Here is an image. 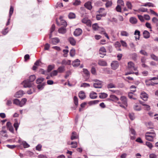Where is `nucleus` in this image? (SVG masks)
I'll list each match as a JSON object with an SVG mask.
<instances>
[{
    "label": "nucleus",
    "mask_w": 158,
    "mask_h": 158,
    "mask_svg": "<svg viewBox=\"0 0 158 158\" xmlns=\"http://www.w3.org/2000/svg\"><path fill=\"white\" fill-rule=\"evenodd\" d=\"M63 52L64 53V57H66L67 56V54L69 52V50L67 49H64L63 50Z\"/></svg>",
    "instance_id": "6e6d98bb"
},
{
    "label": "nucleus",
    "mask_w": 158,
    "mask_h": 158,
    "mask_svg": "<svg viewBox=\"0 0 158 158\" xmlns=\"http://www.w3.org/2000/svg\"><path fill=\"white\" fill-rule=\"evenodd\" d=\"M151 58L155 60L158 61V57L154 54H152L150 55Z\"/></svg>",
    "instance_id": "37998d69"
},
{
    "label": "nucleus",
    "mask_w": 158,
    "mask_h": 158,
    "mask_svg": "<svg viewBox=\"0 0 158 158\" xmlns=\"http://www.w3.org/2000/svg\"><path fill=\"white\" fill-rule=\"evenodd\" d=\"M36 77L35 75H31L29 77V79L24 81L22 83L24 88H30L32 86V82L35 79Z\"/></svg>",
    "instance_id": "f257e3e1"
},
{
    "label": "nucleus",
    "mask_w": 158,
    "mask_h": 158,
    "mask_svg": "<svg viewBox=\"0 0 158 158\" xmlns=\"http://www.w3.org/2000/svg\"><path fill=\"white\" fill-rule=\"evenodd\" d=\"M80 60L77 59L75 60L72 63V65L74 67H77L80 64Z\"/></svg>",
    "instance_id": "ddd939ff"
},
{
    "label": "nucleus",
    "mask_w": 158,
    "mask_h": 158,
    "mask_svg": "<svg viewBox=\"0 0 158 158\" xmlns=\"http://www.w3.org/2000/svg\"><path fill=\"white\" fill-rule=\"evenodd\" d=\"M27 101V99L26 98L22 99L21 101H20V107H22L24 106Z\"/></svg>",
    "instance_id": "bb28decb"
},
{
    "label": "nucleus",
    "mask_w": 158,
    "mask_h": 158,
    "mask_svg": "<svg viewBox=\"0 0 158 158\" xmlns=\"http://www.w3.org/2000/svg\"><path fill=\"white\" fill-rule=\"evenodd\" d=\"M91 71L92 74L94 75H95L96 74V71L95 68L94 67H92L91 69Z\"/></svg>",
    "instance_id": "0e129e2a"
},
{
    "label": "nucleus",
    "mask_w": 158,
    "mask_h": 158,
    "mask_svg": "<svg viewBox=\"0 0 158 158\" xmlns=\"http://www.w3.org/2000/svg\"><path fill=\"white\" fill-rule=\"evenodd\" d=\"M23 91L22 90H19L17 92L15 95V97L17 98L21 97L23 94Z\"/></svg>",
    "instance_id": "9b49d317"
},
{
    "label": "nucleus",
    "mask_w": 158,
    "mask_h": 158,
    "mask_svg": "<svg viewBox=\"0 0 158 158\" xmlns=\"http://www.w3.org/2000/svg\"><path fill=\"white\" fill-rule=\"evenodd\" d=\"M121 35L123 36L128 37L129 34L127 31H121Z\"/></svg>",
    "instance_id": "a878e982"
},
{
    "label": "nucleus",
    "mask_w": 158,
    "mask_h": 158,
    "mask_svg": "<svg viewBox=\"0 0 158 158\" xmlns=\"http://www.w3.org/2000/svg\"><path fill=\"white\" fill-rule=\"evenodd\" d=\"M89 10H91L92 8L91 3V2L88 1L86 2L84 5Z\"/></svg>",
    "instance_id": "dca6fc26"
},
{
    "label": "nucleus",
    "mask_w": 158,
    "mask_h": 158,
    "mask_svg": "<svg viewBox=\"0 0 158 158\" xmlns=\"http://www.w3.org/2000/svg\"><path fill=\"white\" fill-rule=\"evenodd\" d=\"M98 64L99 65L102 66H106L107 65V64L106 62L103 60H99Z\"/></svg>",
    "instance_id": "b1692460"
},
{
    "label": "nucleus",
    "mask_w": 158,
    "mask_h": 158,
    "mask_svg": "<svg viewBox=\"0 0 158 158\" xmlns=\"http://www.w3.org/2000/svg\"><path fill=\"white\" fill-rule=\"evenodd\" d=\"M111 65L113 69L115 70L118 67L119 64L117 61L114 62L111 64Z\"/></svg>",
    "instance_id": "1a4fd4ad"
},
{
    "label": "nucleus",
    "mask_w": 158,
    "mask_h": 158,
    "mask_svg": "<svg viewBox=\"0 0 158 158\" xmlns=\"http://www.w3.org/2000/svg\"><path fill=\"white\" fill-rule=\"evenodd\" d=\"M89 97L92 99H95L97 97V94L94 91H92L89 94Z\"/></svg>",
    "instance_id": "4468645a"
},
{
    "label": "nucleus",
    "mask_w": 158,
    "mask_h": 158,
    "mask_svg": "<svg viewBox=\"0 0 158 158\" xmlns=\"http://www.w3.org/2000/svg\"><path fill=\"white\" fill-rule=\"evenodd\" d=\"M92 28L93 30L96 31L98 29H99V27L98 26V24L95 23L93 24Z\"/></svg>",
    "instance_id": "473e14b6"
},
{
    "label": "nucleus",
    "mask_w": 158,
    "mask_h": 158,
    "mask_svg": "<svg viewBox=\"0 0 158 158\" xmlns=\"http://www.w3.org/2000/svg\"><path fill=\"white\" fill-rule=\"evenodd\" d=\"M156 136V133L153 130H152L151 131L147 132L145 133V138L146 140L149 141H152Z\"/></svg>",
    "instance_id": "7ed1b4c3"
},
{
    "label": "nucleus",
    "mask_w": 158,
    "mask_h": 158,
    "mask_svg": "<svg viewBox=\"0 0 158 158\" xmlns=\"http://www.w3.org/2000/svg\"><path fill=\"white\" fill-rule=\"evenodd\" d=\"M61 64L62 65H69L71 64V61L70 60H64L62 61Z\"/></svg>",
    "instance_id": "aec40b11"
},
{
    "label": "nucleus",
    "mask_w": 158,
    "mask_h": 158,
    "mask_svg": "<svg viewBox=\"0 0 158 158\" xmlns=\"http://www.w3.org/2000/svg\"><path fill=\"white\" fill-rule=\"evenodd\" d=\"M74 102L75 105L77 106L78 105V100L77 97L75 96L73 98Z\"/></svg>",
    "instance_id": "09e8293b"
},
{
    "label": "nucleus",
    "mask_w": 158,
    "mask_h": 158,
    "mask_svg": "<svg viewBox=\"0 0 158 158\" xmlns=\"http://www.w3.org/2000/svg\"><path fill=\"white\" fill-rule=\"evenodd\" d=\"M90 86V85L89 83H82L81 85V87H89Z\"/></svg>",
    "instance_id": "8fccbe9b"
},
{
    "label": "nucleus",
    "mask_w": 158,
    "mask_h": 158,
    "mask_svg": "<svg viewBox=\"0 0 158 158\" xmlns=\"http://www.w3.org/2000/svg\"><path fill=\"white\" fill-rule=\"evenodd\" d=\"M129 117L131 120H134L135 118L134 114L132 113H130L129 114Z\"/></svg>",
    "instance_id": "49530a36"
},
{
    "label": "nucleus",
    "mask_w": 158,
    "mask_h": 158,
    "mask_svg": "<svg viewBox=\"0 0 158 158\" xmlns=\"http://www.w3.org/2000/svg\"><path fill=\"white\" fill-rule=\"evenodd\" d=\"M60 25L63 26V27H66L67 25V23L66 22V21L63 20H61Z\"/></svg>",
    "instance_id": "a19ab883"
},
{
    "label": "nucleus",
    "mask_w": 158,
    "mask_h": 158,
    "mask_svg": "<svg viewBox=\"0 0 158 158\" xmlns=\"http://www.w3.org/2000/svg\"><path fill=\"white\" fill-rule=\"evenodd\" d=\"M133 108L134 110L136 111H140L141 110L140 106L138 105H135Z\"/></svg>",
    "instance_id": "79ce46f5"
},
{
    "label": "nucleus",
    "mask_w": 158,
    "mask_h": 158,
    "mask_svg": "<svg viewBox=\"0 0 158 158\" xmlns=\"http://www.w3.org/2000/svg\"><path fill=\"white\" fill-rule=\"evenodd\" d=\"M55 65L54 64H50L48 66V72H50L52 69L55 68Z\"/></svg>",
    "instance_id": "cd10ccee"
},
{
    "label": "nucleus",
    "mask_w": 158,
    "mask_h": 158,
    "mask_svg": "<svg viewBox=\"0 0 158 158\" xmlns=\"http://www.w3.org/2000/svg\"><path fill=\"white\" fill-rule=\"evenodd\" d=\"M128 96L129 98L134 100L136 99V98L133 97V92H130L128 93Z\"/></svg>",
    "instance_id": "c03bdc74"
},
{
    "label": "nucleus",
    "mask_w": 158,
    "mask_h": 158,
    "mask_svg": "<svg viewBox=\"0 0 158 158\" xmlns=\"http://www.w3.org/2000/svg\"><path fill=\"white\" fill-rule=\"evenodd\" d=\"M103 30L101 32H100V33L101 34H103L108 39V40L109 39V37L108 36L107 34L105 32V29L104 28H102Z\"/></svg>",
    "instance_id": "c9c22d12"
},
{
    "label": "nucleus",
    "mask_w": 158,
    "mask_h": 158,
    "mask_svg": "<svg viewBox=\"0 0 158 158\" xmlns=\"http://www.w3.org/2000/svg\"><path fill=\"white\" fill-rule=\"evenodd\" d=\"M22 143L24 148H27L30 146L29 145L26 141H23Z\"/></svg>",
    "instance_id": "4d7b16f0"
},
{
    "label": "nucleus",
    "mask_w": 158,
    "mask_h": 158,
    "mask_svg": "<svg viewBox=\"0 0 158 158\" xmlns=\"http://www.w3.org/2000/svg\"><path fill=\"white\" fill-rule=\"evenodd\" d=\"M81 22L82 23L84 24H85L87 26L89 27H91V25L90 20L88 18H84L82 20Z\"/></svg>",
    "instance_id": "39448f33"
},
{
    "label": "nucleus",
    "mask_w": 158,
    "mask_h": 158,
    "mask_svg": "<svg viewBox=\"0 0 158 158\" xmlns=\"http://www.w3.org/2000/svg\"><path fill=\"white\" fill-rule=\"evenodd\" d=\"M20 123L18 122L17 119H15V122L14 124V126L15 128V130L17 131L19 125Z\"/></svg>",
    "instance_id": "5701e85b"
},
{
    "label": "nucleus",
    "mask_w": 158,
    "mask_h": 158,
    "mask_svg": "<svg viewBox=\"0 0 158 158\" xmlns=\"http://www.w3.org/2000/svg\"><path fill=\"white\" fill-rule=\"evenodd\" d=\"M60 41L59 39L57 38H54L51 39L50 41V43L52 44H56Z\"/></svg>",
    "instance_id": "6e6552de"
},
{
    "label": "nucleus",
    "mask_w": 158,
    "mask_h": 158,
    "mask_svg": "<svg viewBox=\"0 0 158 158\" xmlns=\"http://www.w3.org/2000/svg\"><path fill=\"white\" fill-rule=\"evenodd\" d=\"M45 85L44 83H43L41 84H39L37 85V87L38 89L40 90H41L44 88Z\"/></svg>",
    "instance_id": "72a5a7b5"
},
{
    "label": "nucleus",
    "mask_w": 158,
    "mask_h": 158,
    "mask_svg": "<svg viewBox=\"0 0 158 158\" xmlns=\"http://www.w3.org/2000/svg\"><path fill=\"white\" fill-rule=\"evenodd\" d=\"M14 11V9L12 6H11L10 7V11H9V17H11L12 14L13 13Z\"/></svg>",
    "instance_id": "603ef678"
},
{
    "label": "nucleus",
    "mask_w": 158,
    "mask_h": 158,
    "mask_svg": "<svg viewBox=\"0 0 158 158\" xmlns=\"http://www.w3.org/2000/svg\"><path fill=\"white\" fill-rule=\"evenodd\" d=\"M140 98L143 100L146 101L147 100L148 96L147 94L144 92H142L140 94Z\"/></svg>",
    "instance_id": "0eeeda50"
},
{
    "label": "nucleus",
    "mask_w": 158,
    "mask_h": 158,
    "mask_svg": "<svg viewBox=\"0 0 158 158\" xmlns=\"http://www.w3.org/2000/svg\"><path fill=\"white\" fill-rule=\"evenodd\" d=\"M55 28V25L54 24H52L50 30V33H52V32L54 31Z\"/></svg>",
    "instance_id": "338daca9"
},
{
    "label": "nucleus",
    "mask_w": 158,
    "mask_h": 158,
    "mask_svg": "<svg viewBox=\"0 0 158 158\" xmlns=\"http://www.w3.org/2000/svg\"><path fill=\"white\" fill-rule=\"evenodd\" d=\"M58 72L57 70H54L52 71L50 74L51 77L56 76L57 75Z\"/></svg>",
    "instance_id": "ea45409f"
},
{
    "label": "nucleus",
    "mask_w": 158,
    "mask_h": 158,
    "mask_svg": "<svg viewBox=\"0 0 158 158\" xmlns=\"http://www.w3.org/2000/svg\"><path fill=\"white\" fill-rule=\"evenodd\" d=\"M107 87L108 89L115 88L116 85L112 83H110L107 85Z\"/></svg>",
    "instance_id": "4c0bfd02"
},
{
    "label": "nucleus",
    "mask_w": 158,
    "mask_h": 158,
    "mask_svg": "<svg viewBox=\"0 0 158 158\" xmlns=\"http://www.w3.org/2000/svg\"><path fill=\"white\" fill-rule=\"evenodd\" d=\"M126 5L128 9L130 10L132 9V5L130 2L129 1L127 2Z\"/></svg>",
    "instance_id": "de8ad7c7"
},
{
    "label": "nucleus",
    "mask_w": 158,
    "mask_h": 158,
    "mask_svg": "<svg viewBox=\"0 0 158 158\" xmlns=\"http://www.w3.org/2000/svg\"><path fill=\"white\" fill-rule=\"evenodd\" d=\"M130 131L131 133L132 134L134 135H135L136 132L135 131L134 129H133V128H130Z\"/></svg>",
    "instance_id": "774afa93"
},
{
    "label": "nucleus",
    "mask_w": 158,
    "mask_h": 158,
    "mask_svg": "<svg viewBox=\"0 0 158 158\" xmlns=\"http://www.w3.org/2000/svg\"><path fill=\"white\" fill-rule=\"evenodd\" d=\"M129 21L130 22L133 24H136L137 22V19L133 17L130 18Z\"/></svg>",
    "instance_id": "4be33fe9"
},
{
    "label": "nucleus",
    "mask_w": 158,
    "mask_h": 158,
    "mask_svg": "<svg viewBox=\"0 0 158 158\" xmlns=\"http://www.w3.org/2000/svg\"><path fill=\"white\" fill-rule=\"evenodd\" d=\"M78 138V135L77 133L75 132H72V135L71 137V140H74L75 139H77Z\"/></svg>",
    "instance_id": "a211bd4d"
},
{
    "label": "nucleus",
    "mask_w": 158,
    "mask_h": 158,
    "mask_svg": "<svg viewBox=\"0 0 158 158\" xmlns=\"http://www.w3.org/2000/svg\"><path fill=\"white\" fill-rule=\"evenodd\" d=\"M70 144L72 145L71 148H75L77 147V143L76 142H72Z\"/></svg>",
    "instance_id": "a18cd8bd"
},
{
    "label": "nucleus",
    "mask_w": 158,
    "mask_h": 158,
    "mask_svg": "<svg viewBox=\"0 0 158 158\" xmlns=\"http://www.w3.org/2000/svg\"><path fill=\"white\" fill-rule=\"evenodd\" d=\"M120 99L122 102L123 104L127 106V103L126 97L124 96H121L120 97Z\"/></svg>",
    "instance_id": "9d476101"
},
{
    "label": "nucleus",
    "mask_w": 158,
    "mask_h": 158,
    "mask_svg": "<svg viewBox=\"0 0 158 158\" xmlns=\"http://www.w3.org/2000/svg\"><path fill=\"white\" fill-rule=\"evenodd\" d=\"M71 74V72L70 71H68L66 72V74L64 76L65 78H67Z\"/></svg>",
    "instance_id": "bf43d9fd"
},
{
    "label": "nucleus",
    "mask_w": 158,
    "mask_h": 158,
    "mask_svg": "<svg viewBox=\"0 0 158 158\" xmlns=\"http://www.w3.org/2000/svg\"><path fill=\"white\" fill-rule=\"evenodd\" d=\"M139 10L142 12H147L148 9L144 8H141L139 9Z\"/></svg>",
    "instance_id": "69168bd1"
},
{
    "label": "nucleus",
    "mask_w": 158,
    "mask_h": 158,
    "mask_svg": "<svg viewBox=\"0 0 158 158\" xmlns=\"http://www.w3.org/2000/svg\"><path fill=\"white\" fill-rule=\"evenodd\" d=\"M139 52L140 54H141L145 56H148V53L144 50H141L139 51Z\"/></svg>",
    "instance_id": "3c124183"
},
{
    "label": "nucleus",
    "mask_w": 158,
    "mask_h": 158,
    "mask_svg": "<svg viewBox=\"0 0 158 158\" xmlns=\"http://www.w3.org/2000/svg\"><path fill=\"white\" fill-rule=\"evenodd\" d=\"M127 69L129 72L125 74L126 75L131 74H133V73H134L133 71L137 70V68L135 67L134 64L133 62L130 61L128 62V63Z\"/></svg>",
    "instance_id": "f03ea898"
},
{
    "label": "nucleus",
    "mask_w": 158,
    "mask_h": 158,
    "mask_svg": "<svg viewBox=\"0 0 158 158\" xmlns=\"http://www.w3.org/2000/svg\"><path fill=\"white\" fill-rule=\"evenodd\" d=\"M146 145H147L150 149H151L153 147L152 144L151 143L149 142H147L146 143Z\"/></svg>",
    "instance_id": "864d4df0"
},
{
    "label": "nucleus",
    "mask_w": 158,
    "mask_h": 158,
    "mask_svg": "<svg viewBox=\"0 0 158 158\" xmlns=\"http://www.w3.org/2000/svg\"><path fill=\"white\" fill-rule=\"evenodd\" d=\"M120 43L123 47H127V44L125 41L123 40H121L120 41Z\"/></svg>",
    "instance_id": "13d9d810"
},
{
    "label": "nucleus",
    "mask_w": 158,
    "mask_h": 158,
    "mask_svg": "<svg viewBox=\"0 0 158 158\" xmlns=\"http://www.w3.org/2000/svg\"><path fill=\"white\" fill-rule=\"evenodd\" d=\"M68 17L70 19H73L76 17V15L74 13L71 12L69 14Z\"/></svg>",
    "instance_id": "2f4dec72"
},
{
    "label": "nucleus",
    "mask_w": 158,
    "mask_h": 158,
    "mask_svg": "<svg viewBox=\"0 0 158 158\" xmlns=\"http://www.w3.org/2000/svg\"><path fill=\"white\" fill-rule=\"evenodd\" d=\"M83 72L86 75V76L88 77H89V72L87 70V69H83Z\"/></svg>",
    "instance_id": "e433bc0d"
},
{
    "label": "nucleus",
    "mask_w": 158,
    "mask_h": 158,
    "mask_svg": "<svg viewBox=\"0 0 158 158\" xmlns=\"http://www.w3.org/2000/svg\"><path fill=\"white\" fill-rule=\"evenodd\" d=\"M106 50L104 47H101L99 49V54H102V53H106Z\"/></svg>",
    "instance_id": "c85d7f7f"
},
{
    "label": "nucleus",
    "mask_w": 158,
    "mask_h": 158,
    "mask_svg": "<svg viewBox=\"0 0 158 158\" xmlns=\"http://www.w3.org/2000/svg\"><path fill=\"white\" fill-rule=\"evenodd\" d=\"M134 35H138V36H135V38L136 40H139V39L140 36V32L138 30H136L135 32Z\"/></svg>",
    "instance_id": "393cba45"
},
{
    "label": "nucleus",
    "mask_w": 158,
    "mask_h": 158,
    "mask_svg": "<svg viewBox=\"0 0 158 158\" xmlns=\"http://www.w3.org/2000/svg\"><path fill=\"white\" fill-rule=\"evenodd\" d=\"M78 96L82 100L84 99L86 97L85 94L84 92L83 91H81L79 92Z\"/></svg>",
    "instance_id": "f3484780"
},
{
    "label": "nucleus",
    "mask_w": 158,
    "mask_h": 158,
    "mask_svg": "<svg viewBox=\"0 0 158 158\" xmlns=\"http://www.w3.org/2000/svg\"><path fill=\"white\" fill-rule=\"evenodd\" d=\"M95 81V83L93 84L94 87L96 88H101L102 87V82L101 81H99L97 79L94 80Z\"/></svg>",
    "instance_id": "20e7f679"
},
{
    "label": "nucleus",
    "mask_w": 158,
    "mask_h": 158,
    "mask_svg": "<svg viewBox=\"0 0 158 158\" xmlns=\"http://www.w3.org/2000/svg\"><path fill=\"white\" fill-rule=\"evenodd\" d=\"M116 10L118 12H121V8L120 5H118L116 7Z\"/></svg>",
    "instance_id": "680f3d73"
},
{
    "label": "nucleus",
    "mask_w": 158,
    "mask_h": 158,
    "mask_svg": "<svg viewBox=\"0 0 158 158\" xmlns=\"http://www.w3.org/2000/svg\"><path fill=\"white\" fill-rule=\"evenodd\" d=\"M136 87L135 85H131L130 87V88L132 89L131 90V91L133 93L135 92L136 91Z\"/></svg>",
    "instance_id": "5fc2aeb1"
},
{
    "label": "nucleus",
    "mask_w": 158,
    "mask_h": 158,
    "mask_svg": "<svg viewBox=\"0 0 158 158\" xmlns=\"http://www.w3.org/2000/svg\"><path fill=\"white\" fill-rule=\"evenodd\" d=\"M69 54L71 57L74 56L75 54V50L74 48L72 49L70 51Z\"/></svg>",
    "instance_id": "7c9ffc66"
},
{
    "label": "nucleus",
    "mask_w": 158,
    "mask_h": 158,
    "mask_svg": "<svg viewBox=\"0 0 158 158\" xmlns=\"http://www.w3.org/2000/svg\"><path fill=\"white\" fill-rule=\"evenodd\" d=\"M82 33V30L80 28H77L74 32L73 34L75 36H78L81 35Z\"/></svg>",
    "instance_id": "423d86ee"
},
{
    "label": "nucleus",
    "mask_w": 158,
    "mask_h": 158,
    "mask_svg": "<svg viewBox=\"0 0 158 158\" xmlns=\"http://www.w3.org/2000/svg\"><path fill=\"white\" fill-rule=\"evenodd\" d=\"M13 103L17 105L20 106V101L18 99H15L13 100Z\"/></svg>",
    "instance_id": "58836bf2"
},
{
    "label": "nucleus",
    "mask_w": 158,
    "mask_h": 158,
    "mask_svg": "<svg viewBox=\"0 0 158 158\" xmlns=\"http://www.w3.org/2000/svg\"><path fill=\"white\" fill-rule=\"evenodd\" d=\"M110 98L115 100L118 101L119 100L118 98L115 95H110Z\"/></svg>",
    "instance_id": "e2e57ef3"
},
{
    "label": "nucleus",
    "mask_w": 158,
    "mask_h": 158,
    "mask_svg": "<svg viewBox=\"0 0 158 158\" xmlns=\"http://www.w3.org/2000/svg\"><path fill=\"white\" fill-rule=\"evenodd\" d=\"M68 40L72 45L74 46L76 45V41L72 37L69 38L68 39Z\"/></svg>",
    "instance_id": "2eb2a0df"
},
{
    "label": "nucleus",
    "mask_w": 158,
    "mask_h": 158,
    "mask_svg": "<svg viewBox=\"0 0 158 158\" xmlns=\"http://www.w3.org/2000/svg\"><path fill=\"white\" fill-rule=\"evenodd\" d=\"M112 4V2L111 1H108L106 4V6L108 8Z\"/></svg>",
    "instance_id": "052dcab7"
},
{
    "label": "nucleus",
    "mask_w": 158,
    "mask_h": 158,
    "mask_svg": "<svg viewBox=\"0 0 158 158\" xmlns=\"http://www.w3.org/2000/svg\"><path fill=\"white\" fill-rule=\"evenodd\" d=\"M143 37L146 39L150 37V33L149 32L146 30L144 31L143 32Z\"/></svg>",
    "instance_id": "412c9836"
},
{
    "label": "nucleus",
    "mask_w": 158,
    "mask_h": 158,
    "mask_svg": "<svg viewBox=\"0 0 158 158\" xmlns=\"http://www.w3.org/2000/svg\"><path fill=\"white\" fill-rule=\"evenodd\" d=\"M65 67L63 66H60L57 69V71L59 73H63L65 71Z\"/></svg>",
    "instance_id": "6ab92c4d"
},
{
    "label": "nucleus",
    "mask_w": 158,
    "mask_h": 158,
    "mask_svg": "<svg viewBox=\"0 0 158 158\" xmlns=\"http://www.w3.org/2000/svg\"><path fill=\"white\" fill-rule=\"evenodd\" d=\"M107 94L104 93H102L100 94L99 98H105L107 97Z\"/></svg>",
    "instance_id": "c756f323"
},
{
    "label": "nucleus",
    "mask_w": 158,
    "mask_h": 158,
    "mask_svg": "<svg viewBox=\"0 0 158 158\" xmlns=\"http://www.w3.org/2000/svg\"><path fill=\"white\" fill-rule=\"evenodd\" d=\"M44 80V79L43 77H41L38 78L36 80V83L37 84H40Z\"/></svg>",
    "instance_id": "f704fd0d"
},
{
    "label": "nucleus",
    "mask_w": 158,
    "mask_h": 158,
    "mask_svg": "<svg viewBox=\"0 0 158 158\" xmlns=\"http://www.w3.org/2000/svg\"><path fill=\"white\" fill-rule=\"evenodd\" d=\"M58 31L60 33L62 34H65L67 31L66 27H61L58 30Z\"/></svg>",
    "instance_id": "f8f14e48"
}]
</instances>
